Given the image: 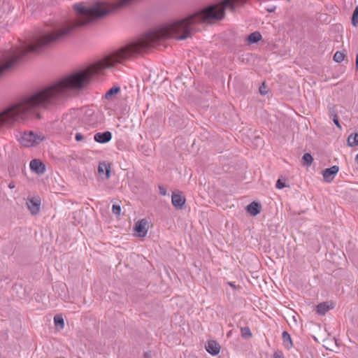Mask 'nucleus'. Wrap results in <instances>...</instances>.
<instances>
[{
  "instance_id": "1",
  "label": "nucleus",
  "mask_w": 358,
  "mask_h": 358,
  "mask_svg": "<svg viewBox=\"0 0 358 358\" xmlns=\"http://www.w3.org/2000/svg\"><path fill=\"white\" fill-rule=\"evenodd\" d=\"M245 1L224 0L220 4L210 6L185 18L170 22L124 46L110 51L100 59L83 68L48 82L39 90H83L96 87L105 80L107 69H111L144 52L161 39H186L191 36L192 31L196 29V23L220 20L224 17L225 10L233 11Z\"/></svg>"
},
{
  "instance_id": "2",
  "label": "nucleus",
  "mask_w": 358,
  "mask_h": 358,
  "mask_svg": "<svg viewBox=\"0 0 358 358\" xmlns=\"http://www.w3.org/2000/svg\"><path fill=\"white\" fill-rule=\"evenodd\" d=\"M45 139V136L42 133H35L34 131H26L22 134L20 142L24 147H34Z\"/></svg>"
},
{
  "instance_id": "3",
  "label": "nucleus",
  "mask_w": 358,
  "mask_h": 358,
  "mask_svg": "<svg viewBox=\"0 0 358 358\" xmlns=\"http://www.w3.org/2000/svg\"><path fill=\"white\" fill-rule=\"evenodd\" d=\"M83 121L90 126L96 124L98 120L94 110L91 108L86 109L83 116Z\"/></svg>"
},
{
  "instance_id": "4",
  "label": "nucleus",
  "mask_w": 358,
  "mask_h": 358,
  "mask_svg": "<svg viewBox=\"0 0 358 358\" xmlns=\"http://www.w3.org/2000/svg\"><path fill=\"white\" fill-rule=\"evenodd\" d=\"M148 222L145 220L138 221L135 226L134 230L137 232L138 237H145L148 233Z\"/></svg>"
},
{
  "instance_id": "5",
  "label": "nucleus",
  "mask_w": 358,
  "mask_h": 358,
  "mask_svg": "<svg viewBox=\"0 0 358 358\" xmlns=\"http://www.w3.org/2000/svg\"><path fill=\"white\" fill-rule=\"evenodd\" d=\"M29 166L31 170L37 174H43L45 171V166L40 159L31 160Z\"/></svg>"
},
{
  "instance_id": "6",
  "label": "nucleus",
  "mask_w": 358,
  "mask_h": 358,
  "mask_svg": "<svg viewBox=\"0 0 358 358\" xmlns=\"http://www.w3.org/2000/svg\"><path fill=\"white\" fill-rule=\"evenodd\" d=\"M339 168L338 166H333L329 169H326L323 172V178L327 182H331L335 176L338 172Z\"/></svg>"
},
{
  "instance_id": "7",
  "label": "nucleus",
  "mask_w": 358,
  "mask_h": 358,
  "mask_svg": "<svg viewBox=\"0 0 358 358\" xmlns=\"http://www.w3.org/2000/svg\"><path fill=\"white\" fill-rule=\"evenodd\" d=\"M185 198L181 193H173L171 196L172 204L178 209H182L185 203Z\"/></svg>"
},
{
  "instance_id": "8",
  "label": "nucleus",
  "mask_w": 358,
  "mask_h": 358,
  "mask_svg": "<svg viewBox=\"0 0 358 358\" xmlns=\"http://www.w3.org/2000/svg\"><path fill=\"white\" fill-rule=\"evenodd\" d=\"M29 210L32 215H36L40 211L41 201L38 199H31L27 202Z\"/></svg>"
},
{
  "instance_id": "9",
  "label": "nucleus",
  "mask_w": 358,
  "mask_h": 358,
  "mask_svg": "<svg viewBox=\"0 0 358 358\" xmlns=\"http://www.w3.org/2000/svg\"><path fill=\"white\" fill-rule=\"evenodd\" d=\"M111 138L112 134L110 131H108L103 133H96L94 136V141L99 143H106L109 142Z\"/></svg>"
},
{
  "instance_id": "10",
  "label": "nucleus",
  "mask_w": 358,
  "mask_h": 358,
  "mask_svg": "<svg viewBox=\"0 0 358 358\" xmlns=\"http://www.w3.org/2000/svg\"><path fill=\"white\" fill-rule=\"evenodd\" d=\"M206 349L208 353L215 356L218 355L220 351V345L215 341H209L206 345Z\"/></svg>"
},
{
  "instance_id": "11",
  "label": "nucleus",
  "mask_w": 358,
  "mask_h": 358,
  "mask_svg": "<svg viewBox=\"0 0 358 358\" xmlns=\"http://www.w3.org/2000/svg\"><path fill=\"white\" fill-rule=\"evenodd\" d=\"M261 208L260 203L256 201H252L246 207L247 211L252 216L258 215L261 211Z\"/></svg>"
},
{
  "instance_id": "12",
  "label": "nucleus",
  "mask_w": 358,
  "mask_h": 358,
  "mask_svg": "<svg viewBox=\"0 0 358 358\" xmlns=\"http://www.w3.org/2000/svg\"><path fill=\"white\" fill-rule=\"evenodd\" d=\"M98 172L100 174L105 173L106 179H108L110 178V166L109 164H107L105 162H100L98 166Z\"/></svg>"
},
{
  "instance_id": "13",
  "label": "nucleus",
  "mask_w": 358,
  "mask_h": 358,
  "mask_svg": "<svg viewBox=\"0 0 358 358\" xmlns=\"http://www.w3.org/2000/svg\"><path fill=\"white\" fill-rule=\"evenodd\" d=\"M333 308L332 304L329 302H323L317 306V313L319 315H324L329 310Z\"/></svg>"
},
{
  "instance_id": "14",
  "label": "nucleus",
  "mask_w": 358,
  "mask_h": 358,
  "mask_svg": "<svg viewBox=\"0 0 358 358\" xmlns=\"http://www.w3.org/2000/svg\"><path fill=\"white\" fill-rule=\"evenodd\" d=\"M282 338L284 346L287 350H289L290 348H292L293 346V343H292V341L290 334L288 332L284 331L282 334Z\"/></svg>"
},
{
  "instance_id": "15",
  "label": "nucleus",
  "mask_w": 358,
  "mask_h": 358,
  "mask_svg": "<svg viewBox=\"0 0 358 358\" xmlns=\"http://www.w3.org/2000/svg\"><path fill=\"white\" fill-rule=\"evenodd\" d=\"M261 39H262V35L257 31L250 34L247 38V40L249 43H257L259 41H260Z\"/></svg>"
},
{
  "instance_id": "16",
  "label": "nucleus",
  "mask_w": 358,
  "mask_h": 358,
  "mask_svg": "<svg viewBox=\"0 0 358 358\" xmlns=\"http://www.w3.org/2000/svg\"><path fill=\"white\" fill-rule=\"evenodd\" d=\"M348 144L350 147L358 145V134H351L348 138Z\"/></svg>"
},
{
  "instance_id": "17",
  "label": "nucleus",
  "mask_w": 358,
  "mask_h": 358,
  "mask_svg": "<svg viewBox=\"0 0 358 358\" xmlns=\"http://www.w3.org/2000/svg\"><path fill=\"white\" fill-rule=\"evenodd\" d=\"M54 323L56 327H59L61 329L64 327V320L60 315H56L54 317Z\"/></svg>"
},
{
  "instance_id": "18",
  "label": "nucleus",
  "mask_w": 358,
  "mask_h": 358,
  "mask_svg": "<svg viewBox=\"0 0 358 358\" xmlns=\"http://www.w3.org/2000/svg\"><path fill=\"white\" fill-rule=\"evenodd\" d=\"M313 158L309 153H306L302 157V163L303 165L309 166L312 164Z\"/></svg>"
},
{
  "instance_id": "19",
  "label": "nucleus",
  "mask_w": 358,
  "mask_h": 358,
  "mask_svg": "<svg viewBox=\"0 0 358 358\" xmlns=\"http://www.w3.org/2000/svg\"><path fill=\"white\" fill-rule=\"evenodd\" d=\"M241 336L243 338H249L252 337V333L248 327H242L241 329Z\"/></svg>"
},
{
  "instance_id": "20",
  "label": "nucleus",
  "mask_w": 358,
  "mask_h": 358,
  "mask_svg": "<svg viewBox=\"0 0 358 358\" xmlns=\"http://www.w3.org/2000/svg\"><path fill=\"white\" fill-rule=\"evenodd\" d=\"M352 24L354 27L358 26V6L355 8L352 16Z\"/></svg>"
},
{
  "instance_id": "21",
  "label": "nucleus",
  "mask_w": 358,
  "mask_h": 358,
  "mask_svg": "<svg viewBox=\"0 0 358 358\" xmlns=\"http://www.w3.org/2000/svg\"><path fill=\"white\" fill-rule=\"evenodd\" d=\"M344 58L345 55L339 51H337L334 55V60L338 63L343 62Z\"/></svg>"
},
{
  "instance_id": "22",
  "label": "nucleus",
  "mask_w": 358,
  "mask_h": 358,
  "mask_svg": "<svg viewBox=\"0 0 358 358\" xmlns=\"http://www.w3.org/2000/svg\"><path fill=\"white\" fill-rule=\"evenodd\" d=\"M112 212L113 214L119 215L121 213V207L120 205H113Z\"/></svg>"
},
{
  "instance_id": "23",
  "label": "nucleus",
  "mask_w": 358,
  "mask_h": 358,
  "mask_svg": "<svg viewBox=\"0 0 358 358\" xmlns=\"http://www.w3.org/2000/svg\"><path fill=\"white\" fill-rule=\"evenodd\" d=\"M120 91H107L105 94L106 99H110L113 96H115Z\"/></svg>"
},
{
  "instance_id": "24",
  "label": "nucleus",
  "mask_w": 358,
  "mask_h": 358,
  "mask_svg": "<svg viewBox=\"0 0 358 358\" xmlns=\"http://www.w3.org/2000/svg\"><path fill=\"white\" fill-rule=\"evenodd\" d=\"M276 188L280 189L285 187V182H282L281 180L278 179L275 185Z\"/></svg>"
},
{
  "instance_id": "25",
  "label": "nucleus",
  "mask_w": 358,
  "mask_h": 358,
  "mask_svg": "<svg viewBox=\"0 0 358 358\" xmlns=\"http://www.w3.org/2000/svg\"><path fill=\"white\" fill-rule=\"evenodd\" d=\"M333 121L334 122V124L339 128V129H341V126L339 123V120H338V117L336 115H333Z\"/></svg>"
},
{
  "instance_id": "26",
  "label": "nucleus",
  "mask_w": 358,
  "mask_h": 358,
  "mask_svg": "<svg viewBox=\"0 0 358 358\" xmlns=\"http://www.w3.org/2000/svg\"><path fill=\"white\" fill-rule=\"evenodd\" d=\"M75 138L77 141H80L84 138V136L81 133H77L75 136Z\"/></svg>"
},
{
  "instance_id": "27",
  "label": "nucleus",
  "mask_w": 358,
  "mask_h": 358,
  "mask_svg": "<svg viewBox=\"0 0 358 358\" xmlns=\"http://www.w3.org/2000/svg\"><path fill=\"white\" fill-rule=\"evenodd\" d=\"M273 358H283V355L281 352H275L273 355Z\"/></svg>"
},
{
  "instance_id": "28",
  "label": "nucleus",
  "mask_w": 358,
  "mask_h": 358,
  "mask_svg": "<svg viewBox=\"0 0 358 358\" xmlns=\"http://www.w3.org/2000/svg\"><path fill=\"white\" fill-rule=\"evenodd\" d=\"M159 193L162 194V195H166V190L165 188H164L163 187H159Z\"/></svg>"
},
{
  "instance_id": "29",
  "label": "nucleus",
  "mask_w": 358,
  "mask_h": 358,
  "mask_svg": "<svg viewBox=\"0 0 358 358\" xmlns=\"http://www.w3.org/2000/svg\"><path fill=\"white\" fill-rule=\"evenodd\" d=\"M109 90H121V87L117 85H115L112 87H110Z\"/></svg>"
},
{
  "instance_id": "30",
  "label": "nucleus",
  "mask_w": 358,
  "mask_h": 358,
  "mask_svg": "<svg viewBox=\"0 0 358 358\" xmlns=\"http://www.w3.org/2000/svg\"><path fill=\"white\" fill-rule=\"evenodd\" d=\"M169 85V81H165V80H164V81L162 83V87L166 88V87H167V85Z\"/></svg>"
},
{
  "instance_id": "31",
  "label": "nucleus",
  "mask_w": 358,
  "mask_h": 358,
  "mask_svg": "<svg viewBox=\"0 0 358 358\" xmlns=\"http://www.w3.org/2000/svg\"><path fill=\"white\" fill-rule=\"evenodd\" d=\"M145 358H152L151 354L149 352H145L144 354Z\"/></svg>"
},
{
  "instance_id": "32",
  "label": "nucleus",
  "mask_w": 358,
  "mask_h": 358,
  "mask_svg": "<svg viewBox=\"0 0 358 358\" xmlns=\"http://www.w3.org/2000/svg\"><path fill=\"white\" fill-rule=\"evenodd\" d=\"M15 187V184L13 182H10L8 184V187L10 189H13Z\"/></svg>"
},
{
  "instance_id": "33",
  "label": "nucleus",
  "mask_w": 358,
  "mask_h": 358,
  "mask_svg": "<svg viewBox=\"0 0 358 358\" xmlns=\"http://www.w3.org/2000/svg\"><path fill=\"white\" fill-rule=\"evenodd\" d=\"M263 87H264H264H266V86H265V83H264H264H262V85H260V86L259 87V89H258V90H262V89H263Z\"/></svg>"
},
{
  "instance_id": "34",
  "label": "nucleus",
  "mask_w": 358,
  "mask_h": 358,
  "mask_svg": "<svg viewBox=\"0 0 358 358\" xmlns=\"http://www.w3.org/2000/svg\"><path fill=\"white\" fill-rule=\"evenodd\" d=\"M356 68L357 69H358V53L357 54L356 56Z\"/></svg>"
},
{
  "instance_id": "35",
  "label": "nucleus",
  "mask_w": 358,
  "mask_h": 358,
  "mask_svg": "<svg viewBox=\"0 0 358 358\" xmlns=\"http://www.w3.org/2000/svg\"><path fill=\"white\" fill-rule=\"evenodd\" d=\"M260 94L262 95H266L268 92V91H259Z\"/></svg>"
},
{
  "instance_id": "36",
  "label": "nucleus",
  "mask_w": 358,
  "mask_h": 358,
  "mask_svg": "<svg viewBox=\"0 0 358 358\" xmlns=\"http://www.w3.org/2000/svg\"><path fill=\"white\" fill-rule=\"evenodd\" d=\"M355 162L358 164V154L355 157Z\"/></svg>"
},
{
  "instance_id": "37",
  "label": "nucleus",
  "mask_w": 358,
  "mask_h": 358,
  "mask_svg": "<svg viewBox=\"0 0 358 358\" xmlns=\"http://www.w3.org/2000/svg\"><path fill=\"white\" fill-rule=\"evenodd\" d=\"M129 87H131V88H134V87H135V85H134V84H131V85H130V86H129Z\"/></svg>"
},
{
  "instance_id": "38",
  "label": "nucleus",
  "mask_w": 358,
  "mask_h": 358,
  "mask_svg": "<svg viewBox=\"0 0 358 358\" xmlns=\"http://www.w3.org/2000/svg\"><path fill=\"white\" fill-rule=\"evenodd\" d=\"M229 285H230L231 287H234V285H233V283H232V282H229Z\"/></svg>"
},
{
  "instance_id": "39",
  "label": "nucleus",
  "mask_w": 358,
  "mask_h": 358,
  "mask_svg": "<svg viewBox=\"0 0 358 358\" xmlns=\"http://www.w3.org/2000/svg\"><path fill=\"white\" fill-rule=\"evenodd\" d=\"M176 87H180L178 85H177L176 84L175 85Z\"/></svg>"
}]
</instances>
